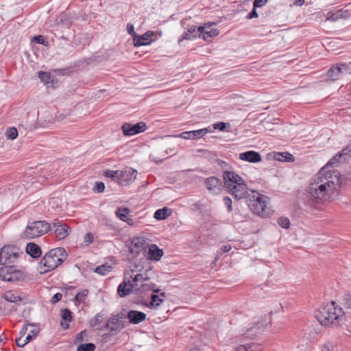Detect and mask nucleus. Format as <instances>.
<instances>
[{"instance_id": "5701e85b", "label": "nucleus", "mask_w": 351, "mask_h": 351, "mask_svg": "<svg viewBox=\"0 0 351 351\" xmlns=\"http://www.w3.org/2000/svg\"><path fill=\"white\" fill-rule=\"evenodd\" d=\"M145 241L141 237H134L132 240L130 252L132 254H139L140 252L144 248Z\"/></svg>"}, {"instance_id": "f03ea898", "label": "nucleus", "mask_w": 351, "mask_h": 351, "mask_svg": "<svg viewBox=\"0 0 351 351\" xmlns=\"http://www.w3.org/2000/svg\"><path fill=\"white\" fill-rule=\"evenodd\" d=\"M315 316L321 325L328 326L341 319L344 311L335 302H332L315 311Z\"/></svg>"}, {"instance_id": "9b49d317", "label": "nucleus", "mask_w": 351, "mask_h": 351, "mask_svg": "<svg viewBox=\"0 0 351 351\" xmlns=\"http://www.w3.org/2000/svg\"><path fill=\"white\" fill-rule=\"evenodd\" d=\"M226 190L234 199L237 200L247 198L250 196L247 192V184L244 180L237 184L228 188Z\"/></svg>"}, {"instance_id": "e433bc0d", "label": "nucleus", "mask_w": 351, "mask_h": 351, "mask_svg": "<svg viewBox=\"0 0 351 351\" xmlns=\"http://www.w3.org/2000/svg\"><path fill=\"white\" fill-rule=\"evenodd\" d=\"M163 300L159 298L158 295L152 294L151 296V301L148 307L156 308Z\"/></svg>"}, {"instance_id": "4be33fe9", "label": "nucleus", "mask_w": 351, "mask_h": 351, "mask_svg": "<svg viewBox=\"0 0 351 351\" xmlns=\"http://www.w3.org/2000/svg\"><path fill=\"white\" fill-rule=\"evenodd\" d=\"M199 31H200L199 37H202L205 41H210L214 36H217L219 34V31L217 29L205 27L204 26H199Z\"/></svg>"}, {"instance_id": "09e8293b", "label": "nucleus", "mask_w": 351, "mask_h": 351, "mask_svg": "<svg viewBox=\"0 0 351 351\" xmlns=\"http://www.w3.org/2000/svg\"><path fill=\"white\" fill-rule=\"evenodd\" d=\"M223 202L227 207L228 212L230 213L232 210V199L229 197L226 196L223 197Z\"/></svg>"}, {"instance_id": "c85d7f7f", "label": "nucleus", "mask_w": 351, "mask_h": 351, "mask_svg": "<svg viewBox=\"0 0 351 351\" xmlns=\"http://www.w3.org/2000/svg\"><path fill=\"white\" fill-rule=\"evenodd\" d=\"M264 328L265 325L263 323L258 322L256 326L247 330V334L248 336L252 335V338L254 336H256L257 334H260L261 332H263Z\"/></svg>"}, {"instance_id": "c756f323", "label": "nucleus", "mask_w": 351, "mask_h": 351, "mask_svg": "<svg viewBox=\"0 0 351 351\" xmlns=\"http://www.w3.org/2000/svg\"><path fill=\"white\" fill-rule=\"evenodd\" d=\"M38 77L40 81L46 85H49V84H53V77L49 73L39 71Z\"/></svg>"}, {"instance_id": "473e14b6", "label": "nucleus", "mask_w": 351, "mask_h": 351, "mask_svg": "<svg viewBox=\"0 0 351 351\" xmlns=\"http://www.w3.org/2000/svg\"><path fill=\"white\" fill-rule=\"evenodd\" d=\"M3 297L7 301L13 303H16L19 301H22V299L19 295L14 294L12 291L5 293Z\"/></svg>"}, {"instance_id": "0eeeda50", "label": "nucleus", "mask_w": 351, "mask_h": 351, "mask_svg": "<svg viewBox=\"0 0 351 351\" xmlns=\"http://www.w3.org/2000/svg\"><path fill=\"white\" fill-rule=\"evenodd\" d=\"M135 271L132 274V285L134 287V291L137 293L138 291H147L149 290L152 289L154 292L155 293H159V289H154V287L155 286L154 284L148 285L145 283V282L148 281L149 280V277L147 274V270H146L144 273H140V274H136L137 271L136 269H134Z\"/></svg>"}, {"instance_id": "69168bd1", "label": "nucleus", "mask_w": 351, "mask_h": 351, "mask_svg": "<svg viewBox=\"0 0 351 351\" xmlns=\"http://www.w3.org/2000/svg\"><path fill=\"white\" fill-rule=\"evenodd\" d=\"M278 223L282 228H285V218H280L278 219Z\"/></svg>"}, {"instance_id": "864d4df0", "label": "nucleus", "mask_w": 351, "mask_h": 351, "mask_svg": "<svg viewBox=\"0 0 351 351\" xmlns=\"http://www.w3.org/2000/svg\"><path fill=\"white\" fill-rule=\"evenodd\" d=\"M93 234L91 233L88 232L85 235L84 242L86 245H89L90 243H91L93 242Z\"/></svg>"}, {"instance_id": "a211bd4d", "label": "nucleus", "mask_w": 351, "mask_h": 351, "mask_svg": "<svg viewBox=\"0 0 351 351\" xmlns=\"http://www.w3.org/2000/svg\"><path fill=\"white\" fill-rule=\"evenodd\" d=\"M127 318L132 324H138L146 319V314L143 312L130 310L128 312Z\"/></svg>"}, {"instance_id": "0e129e2a", "label": "nucleus", "mask_w": 351, "mask_h": 351, "mask_svg": "<svg viewBox=\"0 0 351 351\" xmlns=\"http://www.w3.org/2000/svg\"><path fill=\"white\" fill-rule=\"evenodd\" d=\"M295 160V158L291 154L287 152V162H293Z\"/></svg>"}, {"instance_id": "37998d69", "label": "nucleus", "mask_w": 351, "mask_h": 351, "mask_svg": "<svg viewBox=\"0 0 351 351\" xmlns=\"http://www.w3.org/2000/svg\"><path fill=\"white\" fill-rule=\"evenodd\" d=\"M342 157H341V154H339V153H337L333 158L332 159L329 161L324 167H328V169H330V167L333 165H336L337 164L339 161H340V159Z\"/></svg>"}, {"instance_id": "423d86ee", "label": "nucleus", "mask_w": 351, "mask_h": 351, "mask_svg": "<svg viewBox=\"0 0 351 351\" xmlns=\"http://www.w3.org/2000/svg\"><path fill=\"white\" fill-rule=\"evenodd\" d=\"M0 278L3 281L17 282L25 278L24 272L15 265H8L0 268Z\"/></svg>"}, {"instance_id": "a19ab883", "label": "nucleus", "mask_w": 351, "mask_h": 351, "mask_svg": "<svg viewBox=\"0 0 351 351\" xmlns=\"http://www.w3.org/2000/svg\"><path fill=\"white\" fill-rule=\"evenodd\" d=\"M119 171L106 170L104 175L107 178H110L113 180H119Z\"/></svg>"}, {"instance_id": "20e7f679", "label": "nucleus", "mask_w": 351, "mask_h": 351, "mask_svg": "<svg viewBox=\"0 0 351 351\" xmlns=\"http://www.w3.org/2000/svg\"><path fill=\"white\" fill-rule=\"evenodd\" d=\"M51 230V223L46 221L40 220L29 222L25 230L23 232L21 237L25 239H32L44 235Z\"/></svg>"}, {"instance_id": "f257e3e1", "label": "nucleus", "mask_w": 351, "mask_h": 351, "mask_svg": "<svg viewBox=\"0 0 351 351\" xmlns=\"http://www.w3.org/2000/svg\"><path fill=\"white\" fill-rule=\"evenodd\" d=\"M341 183L342 177L338 171L324 167L311 180L306 189V195L311 200L317 203L329 201L337 194Z\"/></svg>"}, {"instance_id": "72a5a7b5", "label": "nucleus", "mask_w": 351, "mask_h": 351, "mask_svg": "<svg viewBox=\"0 0 351 351\" xmlns=\"http://www.w3.org/2000/svg\"><path fill=\"white\" fill-rule=\"evenodd\" d=\"M88 294V291L87 289H84L82 291L79 292L74 298L73 301L75 304H81L84 302L87 295Z\"/></svg>"}, {"instance_id": "c03bdc74", "label": "nucleus", "mask_w": 351, "mask_h": 351, "mask_svg": "<svg viewBox=\"0 0 351 351\" xmlns=\"http://www.w3.org/2000/svg\"><path fill=\"white\" fill-rule=\"evenodd\" d=\"M226 126H230V124L221 121L217 122L213 125L214 129L219 130L220 131L226 130Z\"/></svg>"}, {"instance_id": "aec40b11", "label": "nucleus", "mask_w": 351, "mask_h": 351, "mask_svg": "<svg viewBox=\"0 0 351 351\" xmlns=\"http://www.w3.org/2000/svg\"><path fill=\"white\" fill-rule=\"evenodd\" d=\"M239 159L250 162H258L261 161L262 158L260 154L255 151H247L239 154Z\"/></svg>"}, {"instance_id": "7ed1b4c3", "label": "nucleus", "mask_w": 351, "mask_h": 351, "mask_svg": "<svg viewBox=\"0 0 351 351\" xmlns=\"http://www.w3.org/2000/svg\"><path fill=\"white\" fill-rule=\"evenodd\" d=\"M67 252L63 247L49 251L40 261V273H47L61 265L66 259Z\"/></svg>"}, {"instance_id": "4d7b16f0", "label": "nucleus", "mask_w": 351, "mask_h": 351, "mask_svg": "<svg viewBox=\"0 0 351 351\" xmlns=\"http://www.w3.org/2000/svg\"><path fill=\"white\" fill-rule=\"evenodd\" d=\"M33 338H34V337L32 335V334L28 333L25 339L23 340V345L27 344L29 342H30L33 339Z\"/></svg>"}, {"instance_id": "052dcab7", "label": "nucleus", "mask_w": 351, "mask_h": 351, "mask_svg": "<svg viewBox=\"0 0 351 351\" xmlns=\"http://www.w3.org/2000/svg\"><path fill=\"white\" fill-rule=\"evenodd\" d=\"M232 249V247L230 245H225L223 246H222L221 247V251L223 252V253H226V252H228L230 251V250Z\"/></svg>"}, {"instance_id": "ddd939ff", "label": "nucleus", "mask_w": 351, "mask_h": 351, "mask_svg": "<svg viewBox=\"0 0 351 351\" xmlns=\"http://www.w3.org/2000/svg\"><path fill=\"white\" fill-rule=\"evenodd\" d=\"M242 180H243V178L233 171H226L223 173V186L226 189Z\"/></svg>"}, {"instance_id": "f3484780", "label": "nucleus", "mask_w": 351, "mask_h": 351, "mask_svg": "<svg viewBox=\"0 0 351 351\" xmlns=\"http://www.w3.org/2000/svg\"><path fill=\"white\" fill-rule=\"evenodd\" d=\"M348 71V67L346 64H337L333 66L328 71V77L332 80L339 79L340 75Z\"/></svg>"}, {"instance_id": "4468645a", "label": "nucleus", "mask_w": 351, "mask_h": 351, "mask_svg": "<svg viewBox=\"0 0 351 351\" xmlns=\"http://www.w3.org/2000/svg\"><path fill=\"white\" fill-rule=\"evenodd\" d=\"M51 229H54L56 237L61 240L66 238L71 232V228L66 223H62L59 220L51 223Z\"/></svg>"}, {"instance_id": "603ef678", "label": "nucleus", "mask_w": 351, "mask_h": 351, "mask_svg": "<svg viewBox=\"0 0 351 351\" xmlns=\"http://www.w3.org/2000/svg\"><path fill=\"white\" fill-rule=\"evenodd\" d=\"M62 298V295L60 293H57L53 295V296L51 298V302L52 304H56L58 302H59Z\"/></svg>"}, {"instance_id": "dca6fc26", "label": "nucleus", "mask_w": 351, "mask_h": 351, "mask_svg": "<svg viewBox=\"0 0 351 351\" xmlns=\"http://www.w3.org/2000/svg\"><path fill=\"white\" fill-rule=\"evenodd\" d=\"M205 185L210 192L218 193L221 190L222 182L219 178L211 176L205 180Z\"/></svg>"}, {"instance_id": "774afa93", "label": "nucleus", "mask_w": 351, "mask_h": 351, "mask_svg": "<svg viewBox=\"0 0 351 351\" xmlns=\"http://www.w3.org/2000/svg\"><path fill=\"white\" fill-rule=\"evenodd\" d=\"M29 326V324H27L21 330V333L24 334L27 330V327Z\"/></svg>"}, {"instance_id": "cd10ccee", "label": "nucleus", "mask_w": 351, "mask_h": 351, "mask_svg": "<svg viewBox=\"0 0 351 351\" xmlns=\"http://www.w3.org/2000/svg\"><path fill=\"white\" fill-rule=\"evenodd\" d=\"M343 305L344 307V316L349 317L351 316V293L345 295L343 298Z\"/></svg>"}, {"instance_id": "9d476101", "label": "nucleus", "mask_w": 351, "mask_h": 351, "mask_svg": "<svg viewBox=\"0 0 351 351\" xmlns=\"http://www.w3.org/2000/svg\"><path fill=\"white\" fill-rule=\"evenodd\" d=\"M134 271V269L124 271L123 281L119 284L117 288V293L121 298L129 295L133 290L134 291V287L130 280L131 278H132L131 273L133 274Z\"/></svg>"}, {"instance_id": "bf43d9fd", "label": "nucleus", "mask_w": 351, "mask_h": 351, "mask_svg": "<svg viewBox=\"0 0 351 351\" xmlns=\"http://www.w3.org/2000/svg\"><path fill=\"white\" fill-rule=\"evenodd\" d=\"M351 152V150L349 149H343L340 152H339V154H341V157H343L345 156L349 155V154Z\"/></svg>"}, {"instance_id": "6e6d98bb", "label": "nucleus", "mask_w": 351, "mask_h": 351, "mask_svg": "<svg viewBox=\"0 0 351 351\" xmlns=\"http://www.w3.org/2000/svg\"><path fill=\"white\" fill-rule=\"evenodd\" d=\"M256 8L254 7L252 10L247 14V18L248 19H252L253 18H257L258 17V14L256 12Z\"/></svg>"}, {"instance_id": "4c0bfd02", "label": "nucleus", "mask_w": 351, "mask_h": 351, "mask_svg": "<svg viewBox=\"0 0 351 351\" xmlns=\"http://www.w3.org/2000/svg\"><path fill=\"white\" fill-rule=\"evenodd\" d=\"M95 345L93 343L81 344L77 347V351H95Z\"/></svg>"}, {"instance_id": "a878e982", "label": "nucleus", "mask_w": 351, "mask_h": 351, "mask_svg": "<svg viewBox=\"0 0 351 351\" xmlns=\"http://www.w3.org/2000/svg\"><path fill=\"white\" fill-rule=\"evenodd\" d=\"M149 258L153 261H159L163 255V251L156 244H152L149 247Z\"/></svg>"}, {"instance_id": "3c124183", "label": "nucleus", "mask_w": 351, "mask_h": 351, "mask_svg": "<svg viewBox=\"0 0 351 351\" xmlns=\"http://www.w3.org/2000/svg\"><path fill=\"white\" fill-rule=\"evenodd\" d=\"M127 31L130 35L132 36L133 38H134L135 35H137L134 31V25L131 23H128L127 25Z\"/></svg>"}, {"instance_id": "f8f14e48", "label": "nucleus", "mask_w": 351, "mask_h": 351, "mask_svg": "<svg viewBox=\"0 0 351 351\" xmlns=\"http://www.w3.org/2000/svg\"><path fill=\"white\" fill-rule=\"evenodd\" d=\"M121 130L125 136H132L145 132L147 130V125L143 121L136 124L125 123L122 125Z\"/></svg>"}, {"instance_id": "e2e57ef3", "label": "nucleus", "mask_w": 351, "mask_h": 351, "mask_svg": "<svg viewBox=\"0 0 351 351\" xmlns=\"http://www.w3.org/2000/svg\"><path fill=\"white\" fill-rule=\"evenodd\" d=\"M304 3V0H294L293 5L300 6L302 5ZM292 6V4H290V7Z\"/></svg>"}, {"instance_id": "1a4fd4ad", "label": "nucleus", "mask_w": 351, "mask_h": 351, "mask_svg": "<svg viewBox=\"0 0 351 351\" xmlns=\"http://www.w3.org/2000/svg\"><path fill=\"white\" fill-rule=\"evenodd\" d=\"M123 314L118 313L111 316L106 324V328L109 329V335L112 336L119 333L125 327Z\"/></svg>"}, {"instance_id": "a18cd8bd", "label": "nucleus", "mask_w": 351, "mask_h": 351, "mask_svg": "<svg viewBox=\"0 0 351 351\" xmlns=\"http://www.w3.org/2000/svg\"><path fill=\"white\" fill-rule=\"evenodd\" d=\"M216 162L217 165L223 170V171H230L229 169L230 168V165L228 162L221 159H217Z\"/></svg>"}, {"instance_id": "ea45409f", "label": "nucleus", "mask_w": 351, "mask_h": 351, "mask_svg": "<svg viewBox=\"0 0 351 351\" xmlns=\"http://www.w3.org/2000/svg\"><path fill=\"white\" fill-rule=\"evenodd\" d=\"M6 137L10 140H14L18 136L17 130L15 128H9L5 132Z\"/></svg>"}, {"instance_id": "58836bf2", "label": "nucleus", "mask_w": 351, "mask_h": 351, "mask_svg": "<svg viewBox=\"0 0 351 351\" xmlns=\"http://www.w3.org/2000/svg\"><path fill=\"white\" fill-rule=\"evenodd\" d=\"M104 319L103 315L101 313H97L91 320H90V326L92 327H97V326L102 322Z\"/></svg>"}, {"instance_id": "7c9ffc66", "label": "nucleus", "mask_w": 351, "mask_h": 351, "mask_svg": "<svg viewBox=\"0 0 351 351\" xmlns=\"http://www.w3.org/2000/svg\"><path fill=\"white\" fill-rule=\"evenodd\" d=\"M169 209L167 207H164L161 209H158L154 215V217L157 220H164L169 215L167 212Z\"/></svg>"}, {"instance_id": "338daca9", "label": "nucleus", "mask_w": 351, "mask_h": 351, "mask_svg": "<svg viewBox=\"0 0 351 351\" xmlns=\"http://www.w3.org/2000/svg\"><path fill=\"white\" fill-rule=\"evenodd\" d=\"M123 221L127 222L128 224L132 226L134 224V221L132 219L127 217V220H124Z\"/></svg>"}, {"instance_id": "c9c22d12", "label": "nucleus", "mask_w": 351, "mask_h": 351, "mask_svg": "<svg viewBox=\"0 0 351 351\" xmlns=\"http://www.w3.org/2000/svg\"><path fill=\"white\" fill-rule=\"evenodd\" d=\"M268 157L272 158L279 162L285 161V152H273L267 155Z\"/></svg>"}, {"instance_id": "8fccbe9b", "label": "nucleus", "mask_w": 351, "mask_h": 351, "mask_svg": "<svg viewBox=\"0 0 351 351\" xmlns=\"http://www.w3.org/2000/svg\"><path fill=\"white\" fill-rule=\"evenodd\" d=\"M268 0H254L253 6L254 8H261L267 3Z\"/></svg>"}, {"instance_id": "5fc2aeb1", "label": "nucleus", "mask_w": 351, "mask_h": 351, "mask_svg": "<svg viewBox=\"0 0 351 351\" xmlns=\"http://www.w3.org/2000/svg\"><path fill=\"white\" fill-rule=\"evenodd\" d=\"M248 348L249 351H261L262 349L261 345L256 343L248 345Z\"/></svg>"}, {"instance_id": "2eb2a0df", "label": "nucleus", "mask_w": 351, "mask_h": 351, "mask_svg": "<svg viewBox=\"0 0 351 351\" xmlns=\"http://www.w3.org/2000/svg\"><path fill=\"white\" fill-rule=\"evenodd\" d=\"M137 176V171L132 168H126L119 172L118 183L122 186H126L130 182L134 180Z\"/></svg>"}, {"instance_id": "13d9d810", "label": "nucleus", "mask_w": 351, "mask_h": 351, "mask_svg": "<svg viewBox=\"0 0 351 351\" xmlns=\"http://www.w3.org/2000/svg\"><path fill=\"white\" fill-rule=\"evenodd\" d=\"M237 351H249L248 345H240Z\"/></svg>"}, {"instance_id": "39448f33", "label": "nucleus", "mask_w": 351, "mask_h": 351, "mask_svg": "<svg viewBox=\"0 0 351 351\" xmlns=\"http://www.w3.org/2000/svg\"><path fill=\"white\" fill-rule=\"evenodd\" d=\"M252 193H254V191H252ZM253 199H250V202L248 203V206L250 209L254 213L258 215H260L263 217H265L268 216L269 214V208L267 207V204L265 200L266 197L258 193L254 194L252 197Z\"/></svg>"}, {"instance_id": "412c9836", "label": "nucleus", "mask_w": 351, "mask_h": 351, "mask_svg": "<svg viewBox=\"0 0 351 351\" xmlns=\"http://www.w3.org/2000/svg\"><path fill=\"white\" fill-rule=\"evenodd\" d=\"M153 35L152 32H147L141 36L135 35L133 38V42L135 47H141L149 45L151 42V36Z\"/></svg>"}, {"instance_id": "f704fd0d", "label": "nucleus", "mask_w": 351, "mask_h": 351, "mask_svg": "<svg viewBox=\"0 0 351 351\" xmlns=\"http://www.w3.org/2000/svg\"><path fill=\"white\" fill-rule=\"evenodd\" d=\"M112 269V267L110 265H108L107 264H104L100 266H97L95 269V272L101 274L102 276L106 275L107 273L110 272Z\"/></svg>"}, {"instance_id": "680f3d73", "label": "nucleus", "mask_w": 351, "mask_h": 351, "mask_svg": "<svg viewBox=\"0 0 351 351\" xmlns=\"http://www.w3.org/2000/svg\"><path fill=\"white\" fill-rule=\"evenodd\" d=\"M23 340L22 337H19L16 340V343L18 347L23 348L25 345H23Z\"/></svg>"}, {"instance_id": "2f4dec72", "label": "nucleus", "mask_w": 351, "mask_h": 351, "mask_svg": "<svg viewBox=\"0 0 351 351\" xmlns=\"http://www.w3.org/2000/svg\"><path fill=\"white\" fill-rule=\"evenodd\" d=\"M130 210L128 208H122L119 207L117 209L115 213L116 215L121 220H127V217H128V215Z\"/></svg>"}, {"instance_id": "393cba45", "label": "nucleus", "mask_w": 351, "mask_h": 351, "mask_svg": "<svg viewBox=\"0 0 351 351\" xmlns=\"http://www.w3.org/2000/svg\"><path fill=\"white\" fill-rule=\"evenodd\" d=\"M26 252L34 258L40 257L42 254L40 246L34 243H29L27 244Z\"/></svg>"}, {"instance_id": "6e6552de", "label": "nucleus", "mask_w": 351, "mask_h": 351, "mask_svg": "<svg viewBox=\"0 0 351 351\" xmlns=\"http://www.w3.org/2000/svg\"><path fill=\"white\" fill-rule=\"evenodd\" d=\"M23 254L14 245H5L0 250V265L8 266V264L14 263Z\"/></svg>"}, {"instance_id": "6ab92c4d", "label": "nucleus", "mask_w": 351, "mask_h": 351, "mask_svg": "<svg viewBox=\"0 0 351 351\" xmlns=\"http://www.w3.org/2000/svg\"><path fill=\"white\" fill-rule=\"evenodd\" d=\"M207 129L204 128L197 130L184 132L179 135H176L174 136L180 137L184 139H197L204 136L207 133Z\"/></svg>"}, {"instance_id": "b1692460", "label": "nucleus", "mask_w": 351, "mask_h": 351, "mask_svg": "<svg viewBox=\"0 0 351 351\" xmlns=\"http://www.w3.org/2000/svg\"><path fill=\"white\" fill-rule=\"evenodd\" d=\"M200 31L199 27L196 28L195 25H191L188 27L187 31L185 32L182 38H180L178 41L181 42L183 40H192L197 36L199 37Z\"/></svg>"}, {"instance_id": "de8ad7c7", "label": "nucleus", "mask_w": 351, "mask_h": 351, "mask_svg": "<svg viewBox=\"0 0 351 351\" xmlns=\"http://www.w3.org/2000/svg\"><path fill=\"white\" fill-rule=\"evenodd\" d=\"M29 326L32 328L29 330V333L32 334L34 337H36L40 332V328L38 326L33 324H29Z\"/></svg>"}, {"instance_id": "49530a36", "label": "nucleus", "mask_w": 351, "mask_h": 351, "mask_svg": "<svg viewBox=\"0 0 351 351\" xmlns=\"http://www.w3.org/2000/svg\"><path fill=\"white\" fill-rule=\"evenodd\" d=\"M105 189V184L102 182H97L93 188L95 192L102 193Z\"/></svg>"}, {"instance_id": "79ce46f5", "label": "nucleus", "mask_w": 351, "mask_h": 351, "mask_svg": "<svg viewBox=\"0 0 351 351\" xmlns=\"http://www.w3.org/2000/svg\"><path fill=\"white\" fill-rule=\"evenodd\" d=\"M32 42L37 44H41L45 46L47 45L48 42L45 40V38L41 35L35 36L32 38Z\"/></svg>"}, {"instance_id": "bb28decb", "label": "nucleus", "mask_w": 351, "mask_h": 351, "mask_svg": "<svg viewBox=\"0 0 351 351\" xmlns=\"http://www.w3.org/2000/svg\"><path fill=\"white\" fill-rule=\"evenodd\" d=\"M60 315L62 321L61 322V326L64 328H69V322L73 319L72 313L68 308H63L60 311Z\"/></svg>"}]
</instances>
